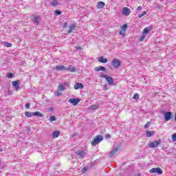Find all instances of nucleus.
Here are the masks:
<instances>
[{
    "label": "nucleus",
    "instance_id": "f8f14e48",
    "mask_svg": "<svg viewBox=\"0 0 176 176\" xmlns=\"http://www.w3.org/2000/svg\"><path fill=\"white\" fill-rule=\"evenodd\" d=\"M94 70L96 72H100V71H103V72H104L105 71H107V68H105V67L104 66H99V67H95Z\"/></svg>",
    "mask_w": 176,
    "mask_h": 176
},
{
    "label": "nucleus",
    "instance_id": "8fccbe9b",
    "mask_svg": "<svg viewBox=\"0 0 176 176\" xmlns=\"http://www.w3.org/2000/svg\"><path fill=\"white\" fill-rule=\"evenodd\" d=\"M0 152H2V148H0Z\"/></svg>",
    "mask_w": 176,
    "mask_h": 176
},
{
    "label": "nucleus",
    "instance_id": "603ef678",
    "mask_svg": "<svg viewBox=\"0 0 176 176\" xmlns=\"http://www.w3.org/2000/svg\"><path fill=\"white\" fill-rule=\"evenodd\" d=\"M8 94H11V92H8Z\"/></svg>",
    "mask_w": 176,
    "mask_h": 176
},
{
    "label": "nucleus",
    "instance_id": "f3484780",
    "mask_svg": "<svg viewBox=\"0 0 176 176\" xmlns=\"http://www.w3.org/2000/svg\"><path fill=\"white\" fill-rule=\"evenodd\" d=\"M83 87H85V86L80 82H78L74 85L75 90H78V89H83Z\"/></svg>",
    "mask_w": 176,
    "mask_h": 176
},
{
    "label": "nucleus",
    "instance_id": "37998d69",
    "mask_svg": "<svg viewBox=\"0 0 176 176\" xmlns=\"http://www.w3.org/2000/svg\"><path fill=\"white\" fill-rule=\"evenodd\" d=\"M142 9V6H139L137 8V10H141Z\"/></svg>",
    "mask_w": 176,
    "mask_h": 176
},
{
    "label": "nucleus",
    "instance_id": "6e6552de",
    "mask_svg": "<svg viewBox=\"0 0 176 176\" xmlns=\"http://www.w3.org/2000/svg\"><path fill=\"white\" fill-rule=\"evenodd\" d=\"M155 173H157V174H159V175H161V174H163V170L160 168H153L150 170L151 174H155Z\"/></svg>",
    "mask_w": 176,
    "mask_h": 176
},
{
    "label": "nucleus",
    "instance_id": "de8ad7c7",
    "mask_svg": "<svg viewBox=\"0 0 176 176\" xmlns=\"http://www.w3.org/2000/svg\"><path fill=\"white\" fill-rule=\"evenodd\" d=\"M136 176H141V173H138Z\"/></svg>",
    "mask_w": 176,
    "mask_h": 176
},
{
    "label": "nucleus",
    "instance_id": "aec40b11",
    "mask_svg": "<svg viewBox=\"0 0 176 176\" xmlns=\"http://www.w3.org/2000/svg\"><path fill=\"white\" fill-rule=\"evenodd\" d=\"M99 63H102L103 64H107L108 63V59L104 58V56H100L98 59Z\"/></svg>",
    "mask_w": 176,
    "mask_h": 176
},
{
    "label": "nucleus",
    "instance_id": "c03bdc74",
    "mask_svg": "<svg viewBox=\"0 0 176 176\" xmlns=\"http://www.w3.org/2000/svg\"><path fill=\"white\" fill-rule=\"evenodd\" d=\"M106 138H111V134L106 135Z\"/></svg>",
    "mask_w": 176,
    "mask_h": 176
},
{
    "label": "nucleus",
    "instance_id": "cd10ccee",
    "mask_svg": "<svg viewBox=\"0 0 176 176\" xmlns=\"http://www.w3.org/2000/svg\"><path fill=\"white\" fill-rule=\"evenodd\" d=\"M54 14H56V16H60V14H61V11H60L59 10H56L54 12Z\"/></svg>",
    "mask_w": 176,
    "mask_h": 176
},
{
    "label": "nucleus",
    "instance_id": "4c0bfd02",
    "mask_svg": "<svg viewBox=\"0 0 176 176\" xmlns=\"http://www.w3.org/2000/svg\"><path fill=\"white\" fill-rule=\"evenodd\" d=\"M30 103H26L25 105V107L26 108V109H28V108H30Z\"/></svg>",
    "mask_w": 176,
    "mask_h": 176
},
{
    "label": "nucleus",
    "instance_id": "f03ea898",
    "mask_svg": "<svg viewBox=\"0 0 176 176\" xmlns=\"http://www.w3.org/2000/svg\"><path fill=\"white\" fill-rule=\"evenodd\" d=\"M104 140V136L99 135L96 136V138L94 139V140L91 142L92 146H96V145H98L101 141Z\"/></svg>",
    "mask_w": 176,
    "mask_h": 176
},
{
    "label": "nucleus",
    "instance_id": "2eb2a0df",
    "mask_svg": "<svg viewBox=\"0 0 176 176\" xmlns=\"http://www.w3.org/2000/svg\"><path fill=\"white\" fill-rule=\"evenodd\" d=\"M76 153L78 156H80V157H85L86 155V153H85V151L81 150L77 151Z\"/></svg>",
    "mask_w": 176,
    "mask_h": 176
},
{
    "label": "nucleus",
    "instance_id": "a211bd4d",
    "mask_svg": "<svg viewBox=\"0 0 176 176\" xmlns=\"http://www.w3.org/2000/svg\"><path fill=\"white\" fill-rule=\"evenodd\" d=\"M104 6H105V3H104L103 1H99L97 3L98 9H104Z\"/></svg>",
    "mask_w": 176,
    "mask_h": 176
},
{
    "label": "nucleus",
    "instance_id": "c9c22d12",
    "mask_svg": "<svg viewBox=\"0 0 176 176\" xmlns=\"http://www.w3.org/2000/svg\"><path fill=\"white\" fill-rule=\"evenodd\" d=\"M172 140H173V141H174V142L176 141V133H174V134L172 135Z\"/></svg>",
    "mask_w": 176,
    "mask_h": 176
},
{
    "label": "nucleus",
    "instance_id": "49530a36",
    "mask_svg": "<svg viewBox=\"0 0 176 176\" xmlns=\"http://www.w3.org/2000/svg\"><path fill=\"white\" fill-rule=\"evenodd\" d=\"M0 168H4V166L1 164V162H0Z\"/></svg>",
    "mask_w": 176,
    "mask_h": 176
},
{
    "label": "nucleus",
    "instance_id": "72a5a7b5",
    "mask_svg": "<svg viewBox=\"0 0 176 176\" xmlns=\"http://www.w3.org/2000/svg\"><path fill=\"white\" fill-rule=\"evenodd\" d=\"M149 126H151V122H148L145 125H144V129H148Z\"/></svg>",
    "mask_w": 176,
    "mask_h": 176
},
{
    "label": "nucleus",
    "instance_id": "9b49d317",
    "mask_svg": "<svg viewBox=\"0 0 176 176\" xmlns=\"http://www.w3.org/2000/svg\"><path fill=\"white\" fill-rule=\"evenodd\" d=\"M130 13H131V10L130 8L125 7L122 10V14L124 16H130Z\"/></svg>",
    "mask_w": 176,
    "mask_h": 176
},
{
    "label": "nucleus",
    "instance_id": "5701e85b",
    "mask_svg": "<svg viewBox=\"0 0 176 176\" xmlns=\"http://www.w3.org/2000/svg\"><path fill=\"white\" fill-rule=\"evenodd\" d=\"M66 71H69V72H76V67H66Z\"/></svg>",
    "mask_w": 176,
    "mask_h": 176
},
{
    "label": "nucleus",
    "instance_id": "a19ab883",
    "mask_svg": "<svg viewBox=\"0 0 176 176\" xmlns=\"http://www.w3.org/2000/svg\"><path fill=\"white\" fill-rule=\"evenodd\" d=\"M67 27H68V23L65 22L63 25V28H67Z\"/></svg>",
    "mask_w": 176,
    "mask_h": 176
},
{
    "label": "nucleus",
    "instance_id": "423d86ee",
    "mask_svg": "<svg viewBox=\"0 0 176 176\" xmlns=\"http://www.w3.org/2000/svg\"><path fill=\"white\" fill-rule=\"evenodd\" d=\"M164 120L168 122V120H173L174 117L173 116V113L171 111H167L164 115Z\"/></svg>",
    "mask_w": 176,
    "mask_h": 176
},
{
    "label": "nucleus",
    "instance_id": "6ab92c4d",
    "mask_svg": "<svg viewBox=\"0 0 176 176\" xmlns=\"http://www.w3.org/2000/svg\"><path fill=\"white\" fill-rule=\"evenodd\" d=\"M75 28H76V25L75 24H72L69 26V30H68V34H71V32H72L73 30H74Z\"/></svg>",
    "mask_w": 176,
    "mask_h": 176
},
{
    "label": "nucleus",
    "instance_id": "b1692460",
    "mask_svg": "<svg viewBox=\"0 0 176 176\" xmlns=\"http://www.w3.org/2000/svg\"><path fill=\"white\" fill-rule=\"evenodd\" d=\"M58 89L61 91H64V90H65V86H64V85H63V84H60L59 87H58Z\"/></svg>",
    "mask_w": 176,
    "mask_h": 176
},
{
    "label": "nucleus",
    "instance_id": "20e7f679",
    "mask_svg": "<svg viewBox=\"0 0 176 176\" xmlns=\"http://www.w3.org/2000/svg\"><path fill=\"white\" fill-rule=\"evenodd\" d=\"M31 21L34 23V24H36V25H39L41 24V16L36 15H32L31 16Z\"/></svg>",
    "mask_w": 176,
    "mask_h": 176
},
{
    "label": "nucleus",
    "instance_id": "393cba45",
    "mask_svg": "<svg viewBox=\"0 0 176 176\" xmlns=\"http://www.w3.org/2000/svg\"><path fill=\"white\" fill-rule=\"evenodd\" d=\"M51 5L52 6H57V5H58V2L57 1V0H54L51 3Z\"/></svg>",
    "mask_w": 176,
    "mask_h": 176
},
{
    "label": "nucleus",
    "instance_id": "2f4dec72",
    "mask_svg": "<svg viewBox=\"0 0 176 176\" xmlns=\"http://www.w3.org/2000/svg\"><path fill=\"white\" fill-rule=\"evenodd\" d=\"M86 171H87V167H83L81 170L82 174H85V173H86Z\"/></svg>",
    "mask_w": 176,
    "mask_h": 176
},
{
    "label": "nucleus",
    "instance_id": "7c9ffc66",
    "mask_svg": "<svg viewBox=\"0 0 176 176\" xmlns=\"http://www.w3.org/2000/svg\"><path fill=\"white\" fill-rule=\"evenodd\" d=\"M4 45H5V46H6V47H12V43H10L5 42Z\"/></svg>",
    "mask_w": 176,
    "mask_h": 176
},
{
    "label": "nucleus",
    "instance_id": "c756f323",
    "mask_svg": "<svg viewBox=\"0 0 176 176\" xmlns=\"http://www.w3.org/2000/svg\"><path fill=\"white\" fill-rule=\"evenodd\" d=\"M133 98L134 100H138V98H140V95H138V94H135Z\"/></svg>",
    "mask_w": 176,
    "mask_h": 176
},
{
    "label": "nucleus",
    "instance_id": "473e14b6",
    "mask_svg": "<svg viewBox=\"0 0 176 176\" xmlns=\"http://www.w3.org/2000/svg\"><path fill=\"white\" fill-rule=\"evenodd\" d=\"M97 105L93 104L89 107V109H97Z\"/></svg>",
    "mask_w": 176,
    "mask_h": 176
},
{
    "label": "nucleus",
    "instance_id": "ddd939ff",
    "mask_svg": "<svg viewBox=\"0 0 176 176\" xmlns=\"http://www.w3.org/2000/svg\"><path fill=\"white\" fill-rule=\"evenodd\" d=\"M118 151H119V148L116 147L114 148L111 152L110 154L109 155V157L112 158L113 157L115 153H116V152H118Z\"/></svg>",
    "mask_w": 176,
    "mask_h": 176
},
{
    "label": "nucleus",
    "instance_id": "7ed1b4c3",
    "mask_svg": "<svg viewBox=\"0 0 176 176\" xmlns=\"http://www.w3.org/2000/svg\"><path fill=\"white\" fill-rule=\"evenodd\" d=\"M111 65L112 67H113V68H116V69H118V68H119V67L122 65V62H120V60L118 58H114L111 61Z\"/></svg>",
    "mask_w": 176,
    "mask_h": 176
},
{
    "label": "nucleus",
    "instance_id": "412c9836",
    "mask_svg": "<svg viewBox=\"0 0 176 176\" xmlns=\"http://www.w3.org/2000/svg\"><path fill=\"white\" fill-rule=\"evenodd\" d=\"M60 135V131H54L52 132V138H58Z\"/></svg>",
    "mask_w": 176,
    "mask_h": 176
},
{
    "label": "nucleus",
    "instance_id": "f704fd0d",
    "mask_svg": "<svg viewBox=\"0 0 176 176\" xmlns=\"http://www.w3.org/2000/svg\"><path fill=\"white\" fill-rule=\"evenodd\" d=\"M56 116H51L50 118V120L51 121V122H54V120H56Z\"/></svg>",
    "mask_w": 176,
    "mask_h": 176
},
{
    "label": "nucleus",
    "instance_id": "a878e982",
    "mask_svg": "<svg viewBox=\"0 0 176 176\" xmlns=\"http://www.w3.org/2000/svg\"><path fill=\"white\" fill-rule=\"evenodd\" d=\"M145 14H146V11H143L142 14H140L138 15L139 19H141V17H144V16H145Z\"/></svg>",
    "mask_w": 176,
    "mask_h": 176
},
{
    "label": "nucleus",
    "instance_id": "bb28decb",
    "mask_svg": "<svg viewBox=\"0 0 176 176\" xmlns=\"http://www.w3.org/2000/svg\"><path fill=\"white\" fill-rule=\"evenodd\" d=\"M126 30H127V24H124L122 25V30L124 32H126Z\"/></svg>",
    "mask_w": 176,
    "mask_h": 176
},
{
    "label": "nucleus",
    "instance_id": "ea45409f",
    "mask_svg": "<svg viewBox=\"0 0 176 176\" xmlns=\"http://www.w3.org/2000/svg\"><path fill=\"white\" fill-rule=\"evenodd\" d=\"M108 89V85H104V86H103V90H107Z\"/></svg>",
    "mask_w": 176,
    "mask_h": 176
},
{
    "label": "nucleus",
    "instance_id": "a18cd8bd",
    "mask_svg": "<svg viewBox=\"0 0 176 176\" xmlns=\"http://www.w3.org/2000/svg\"><path fill=\"white\" fill-rule=\"evenodd\" d=\"M61 94H62L61 93H57L56 96L58 97V96H61Z\"/></svg>",
    "mask_w": 176,
    "mask_h": 176
},
{
    "label": "nucleus",
    "instance_id": "4468645a",
    "mask_svg": "<svg viewBox=\"0 0 176 176\" xmlns=\"http://www.w3.org/2000/svg\"><path fill=\"white\" fill-rule=\"evenodd\" d=\"M151 31H152V26L145 28L143 30V35H146V34H149Z\"/></svg>",
    "mask_w": 176,
    "mask_h": 176
},
{
    "label": "nucleus",
    "instance_id": "f257e3e1",
    "mask_svg": "<svg viewBox=\"0 0 176 176\" xmlns=\"http://www.w3.org/2000/svg\"><path fill=\"white\" fill-rule=\"evenodd\" d=\"M25 116L26 118H31L32 116H38V118H43V114H42L39 111H35V112L26 111L25 113Z\"/></svg>",
    "mask_w": 176,
    "mask_h": 176
},
{
    "label": "nucleus",
    "instance_id": "0eeeda50",
    "mask_svg": "<svg viewBox=\"0 0 176 176\" xmlns=\"http://www.w3.org/2000/svg\"><path fill=\"white\" fill-rule=\"evenodd\" d=\"M162 143V140H155L154 142H151L148 144V146L149 148H157V146H159V145H160V144Z\"/></svg>",
    "mask_w": 176,
    "mask_h": 176
},
{
    "label": "nucleus",
    "instance_id": "9d476101",
    "mask_svg": "<svg viewBox=\"0 0 176 176\" xmlns=\"http://www.w3.org/2000/svg\"><path fill=\"white\" fill-rule=\"evenodd\" d=\"M12 86L14 87L15 90H19L20 89V80H17L12 82Z\"/></svg>",
    "mask_w": 176,
    "mask_h": 176
},
{
    "label": "nucleus",
    "instance_id": "58836bf2",
    "mask_svg": "<svg viewBox=\"0 0 176 176\" xmlns=\"http://www.w3.org/2000/svg\"><path fill=\"white\" fill-rule=\"evenodd\" d=\"M119 34H120V35L124 36V32L123 30H120Z\"/></svg>",
    "mask_w": 176,
    "mask_h": 176
},
{
    "label": "nucleus",
    "instance_id": "09e8293b",
    "mask_svg": "<svg viewBox=\"0 0 176 176\" xmlns=\"http://www.w3.org/2000/svg\"><path fill=\"white\" fill-rule=\"evenodd\" d=\"M175 122H176V113H175Z\"/></svg>",
    "mask_w": 176,
    "mask_h": 176
},
{
    "label": "nucleus",
    "instance_id": "e433bc0d",
    "mask_svg": "<svg viewBox=\"0 0 176 176\" xmlns=\"http://www.w3.org/2000/svg\"><path fill=\"white\" fill-rule=\"evenodd\" d=\"M144 39H145V34H143L140 38V42H142L144 41Z\"/></svg>",
    "mask_w": 176,
    "mask_h": 176
},
{
    "label": "nucleus",
    "instance_id": "4be33fe9",
    "mask_svg": "<svg viewBox=\"0 0 176 176\" xmlns=\"http://www.w3.org/2000/svg\"><path fill=\"white\" fill-rule=\"evenodd\" d=\"M155 131H148L146 133V137H152V135H155Z\"/></svg>",
    "mask_w": 176,
    "mask_h": 176
},
{
    "label": "nucleus",
    "instance_id": "1a4fd4ad",
    "mask_svg": "<svg viewBox=\"0 0 176 176\" xmlns=\"http://www.w3.org/2000/svg\"><path fill=\"white\" fill-rule=\"evenodd\" d=\"M69 102H70V104H72V105H74V107H76L77 104H79V102H80V98H70L69 100Z\"/></svg>",
    "mask_w": 176,
    "mask_h": 176
},
{
    "label": "nucleus",
    "instance_id": "dca6fc26",
    "mask_svg": "<svg viewBox=\"0 0 176 176\" xmlns=\"http://www.w3.org/2000/svg\"><path fill=\"white\" fill-rule=\"evenodd\" d=\"M55 69H56V71H67V67H65V66L61 65L59 66H56Z\"/></svg>",
    "mask_w": 176,
    "mask_h": 176
},
{
    "label": "nucleus",
    "instance_id": "79ce46f5",
    "mask_svg": "<svg viewBox=\"0 0 176 176\" xmlns=\"http://www.w3.org/2000/svg\"><path fill=\"white\" fill-rule=\"evenodd\" d=\"M54 109H53V107H50L49 109H48V111H49L50 112H53Z\"/></svg>",
    "mask_w": 176,
    "mask_h": 176
},
{
    "label": "nucleus",
    "instance_id": "c85d7f7f",
    "mask_svg": "<svg viewBox=\"0 0 176 176\" xmlns=\"http://www.w3.org/2000/svg\"><path fill=\"white\" fill-rule=\"evenodd\" d=\"M7 78H8V79H12V78H13V73H8L7 74Z\"/></svg>",
    "mask_w": 176,
    "mask_h": 176
},
{
    "label": "nucleus",
    "instance_id": "3c124183",
    "mask_svg": "<svg viewBox=\"0 0 176 176\" xmlns=\"http://www.w3.org/2000/svg\"><path fill=\"white\" fill-rule=\"evenodd\" d=\"M8 94H11V92H8Z\"/></svg>",
    "mask_w": 176,
    "mask_h": 176
},
{
    "label": "nucleus",
    "instance_id": "39448f33",
    "mask_svg": "<svg viewBox=\"0 0 176 176\" xmlns=\"http://www.w3.org/2000/svg\"><path fill=\"white\" fill-rule=\"evenodd\" d=\"M100 78H104L109 85H113V78L107 76V74H101Z\"/></svg>",
    "mask_w": 176,
    "mask_h": 176
}]
</instances>
